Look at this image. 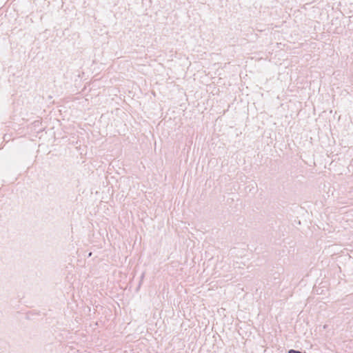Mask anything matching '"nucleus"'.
I'll use <instances>...</instances> for the list:
<instances>
[{
  "mask_svg": "<svg viewBox=\"0 0 353 353\" xmlns=\"http://www.w3.org/2000/svg\"><path fill=\"white\" fill-rule=\"evenodd\" d=\"M288 353H304V352H303L299 350L291 349V350H288Z\"/></svg>",
  "mask_w": 353,
  "mask_h": 353,
  "instance_id": "f257e3e1",
  "label": "nucleus"
},
{
  "mask_svg": "<svg viewBox=\"0 0 353 353\" xmlns=\"http://www.w3.org/2000/svg\"><path fill=\"white\" fill-rule=\"evenodd\" d=\"M304 353H306L305 352H304Z\"/></svg>",
  "mask_w": 353,
  "mask_h": 353,
  "instance_id": "f03ea898",
  "label": "nucleus"
}]
</instances>
